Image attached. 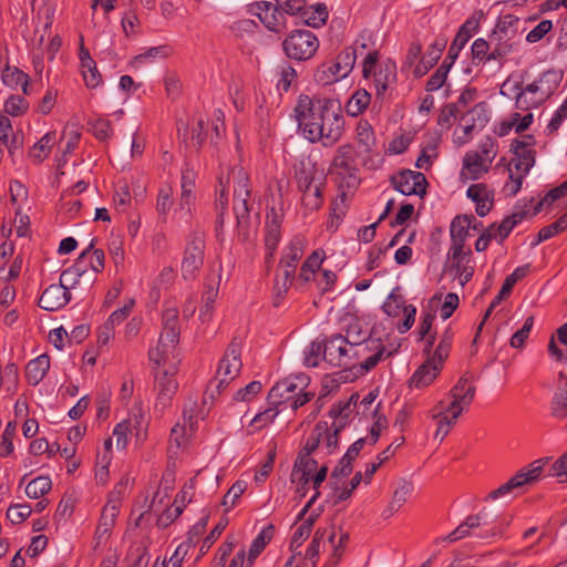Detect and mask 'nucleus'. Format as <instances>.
Here are the masks:
<instances>
[{
  "instance_id": "f257e3e1",
  "label": "nucleus",
  "mask_w": 567,
  "mask_h": 567,
  "mask_svg": "<svg viewBox=\"0 0 567 567\" xmlns=\"http://www.w3.org/2000/svg\"><path fill=\"white\" fill-rule=\"evenodd\" d=\"M329 100L301 94L295 107L298 128L308 142L329 140L338 142L342 137L343 117L328 113Z\"/></svg>"
},
{
  "instance_id": "f03ea898",
  "label": "nucleus",
  "mask_w": 567,
  "mask_h": 567,
  "mask_svg": "<svg viewBox=\"0 0 567 567\" xmlns=\"http://www.w3.org/2000/svg\"><path fill=\"white\" fill-rule=\"evenodd\" d=\"M561 74L555 70L543 72L532 83L519 89L516 94V107L523 111L536 109L545 103L557 90Z\"/></svg>"
},
{
  "instance_id": "7ed1b4c3",
  "label": "nucleus",
  "mask_w": 567,
  "mask_h": 567,
  "mask_svg": "<svg viewBox=\"0 0 567 567\" xmlns=\"http://www.w3.org/2000/svg\"><path fill=\"white\" fill-rule=\"evenodd\" d=\"M305 6L306 0H275V3L259 1L252 11L269 31L281 32L286 29L285 14L299 17Z\"/></svg>"
},
{
  "instance_id": "20e7f679",
  "label": "nucleus",
  "mask_w": 567,
  "mask_h": 567,
  "mask_svg": "<svg viewBox=\"0 0 567 567\" xmlns=\"http://www.w3.org/2000/svg\"><path fill=\"white\" fill-rule=\"evenodd\" d=\"M162 321L163 328L157 347L148 353L150 360L156 365H165L169 361V355L173 359L175 358L174 351L179 342L181 334L178 310L176 308L164 310Z\"/></svg>"
},
{
  "instance_id": "39448f33",
  "label": "nucleus",
  "mask_w": 567,
  "mask_h": 567,
  "mask_svg": "<svg viewBox=\"0 0 567 567\" xmlns=\"http://www.w3.org/2000/svg\"><path fill=\"white\" fill-rule=\"evenodd\" d=\"M379 52L370 51L363 59L362 74L365 80L372 79L377 95L381 96L390 84L396 80V65L392 61L378 63Z\"/></svg>"
},
{
  "instance_id": "423d86ee",
  "label": "nucleus",
  "mask_w": 567,
  "mask_h": 567,
  "mask_svg": "<svg viewBox=\"0 0 567 567\" xmlns=\"http://www.w3.org/2000/svg\"><path fill=\"white\" fill-rule=\"evenodd\" d=\"M243 339L235 336L228 344L223 358L219 361L216 373V392L220 394L228 384L239 375L241 362Z\"/></svg>"
},
{
  "instance_id": "0eeeda50",
  "label": "nucleus",
  "mask_w": 567,
  "mask_h": 567,
  "mask_svg": "<svg viewBox=\"0 0 567 567\" xmlns=\"http://www.w3.org/2000/svg\"><path fill=\"white\" fill-rule=\"evenodd\" d=\"M205 236L203 233L193 231L186 243L181 266L182 277L185 280H195L204 265Z\"/></svg>"
},
{
  "instance_id": "6e6552de",
  "label": "nucleus",
  "mask_w": 567,
  "mask_h": 567,
  "mask_svg": "<svg viewBox=\"0 0 567 567\" xmlns=\"http://www.w3.org/2000/svg\"><path fill=\"white\" fill-rule=\"evenodd\" d=\"M355 59L357 49H344L336 62L324 63L316 71L315 80L322 85H329L344 79L352 71Z\"/></svg>"
},
{
  "instance_id": "1a4fd4ad",
  "label": "nucleus",
  "mask_w": 567,
  "mask_h": 567,
  "mask_svg": "<svg viewBox=\"0 0 567 567\" xmlns=\"http://www.w3.org/2000/svg\"><path fill=\"white\" fill-rule=\"evenodd\" d=\"M357 349V343H350L341 334H333L324 344L323 359L333 367L352 369L357 364V355H353Z\"/></svg>"
},
{
  "instance_id": "9d476101",
  "label": "nucleus",
  "mask_w": 567,
  "mask_h": 567,
  "mask_svg": "<svg viewBox=\"0 0 567 567\" xmlns=\"http://www.w3.org/2000/svg\"><path fill=\"white\" fill-rule=\"evenodd\" d=\"M282 48L289 59L306 61L315 55L319 48V41L311 31L297 30L284 40Z\"/></svg>"
},
{
  "instance_id": "9b49d317",
  "label": "nucleus",
  "mask_w": 567,
  "mask_h": 567,
  "mask_svg": "<svg viewBox=\"0 0 567 567\" xmlns=\"http://www.w3.org/2000/svg\"><path fill=\"white\" fill-rule=\"evenodd\" d=\"M83 258L84 255L82 257H78L74 264L64 269L60 275V282L70 292L71 290H74L79 295H85L92 289L96 281V277L93 271L86 272L83 266Z\"/></svg>"
},
{
  "instance_id": "f8f14e48",
  "label": "nucleus",
  "mask_w": 567,
  "mask_h": 567,
  "mask_svg": "<svg viewBox=\"0 0 567 567\" xmlns=\"http://www.w3.org/2000/svg\"><path fill=\"white\" fill-rule=\"evenodd\" d=\"M390 183L402 195H417L421 198L425 196L429 185L423 173L412 169H401L390 177Z\"/></svg>"
},
{
  "instance_id": "ddd939ff",
  "label": "nucleus",
  "mask_w": 567,
  "mask_h": 567,
  "mask_svg": "<svg viewBox=\"0 0 567 567\" xmlns=\"http://www.w3.org/2000/svg\"><path fill=\"white\" fill-rule=\"evenodd\" d=\"M543 460L534 461L528 467L518 471L506 483L502 484L498 488L492 491L487 495V499H496L511 493L513 489L522 487L526 484L536 482L543 472Z\"/></svg>"
},
{
  "instance_id": "4468645a",
  "label": "nucleus",
  "mask_w": 567,
  "mask_h": 567,
  "mask_svg": "<svg viewBox=\"0 0 567 567\" xmlns=\"http://www.w3.org/2000/svg\"><path fill=\"white\" fill-rule=\"evenodd\" d=\"M513 20V16H505L491 34L492 50L489 58H492L493 61L503 60L514 52L516 48V42L513 41L507 29V25H511Z\"/></svg>"
},
{
  "instance_id": "2eb2a0df",
  "label": "nucleus",
  "mask_w": 567,
  "mask_h": 567,
  "mask_svg": "<svg viewBox=\"0 0 567 567\" xmlns=\"http://www.w3.org/2000/svg\"><path fill=\"white\" fill-rule=\"evenodd\" d=\"M476 386L468 382V378L463 375L451 389L450 395L452 402L445 408L446 412L452 413V420L456 421L474 400Z\"/></svg>"
},
{
  "instance_id": "dca6fc26",
  "label": "nucleus",
  "mask_w": 567,
  "mask_h": 567,
  "mask_svg": "<svg viewBox=\"0 0 567 567\" xmlns=\"http://www.w3.org/2000/svg\"><path fill=\"white\" fill-rule=\"evenodd\" d=\"M293 169L299 190H310L316 184L324 185L326 183L323 168H319L317 162L310 156L301 158Z\"/></svg>"
},
{
  "instance_id": "f3484780",
  "label": "nucleus",
  "mask_w": 567,
  "mask_h": 567,
  "mask_svg": "<svg viewBox=\"0 0 567 567\" xmlns=\"http://www.w3.org/2000/svg\"><path fill=\"white\" fill-rule=\"evenodd\" d=\"M156 367L155 389L157 390V398L155 402V410L163 412L171 404L173 395L176 393L178 388L177 381L174 378L176 368L173 367L168 370L161 369V365Z\"/></svg>"
},
{
  "instance_id": "a211bd4d",
  "label": "nucleus",
  "mask_w": 567,
  "mask_h": 567,
  "mask_svg": "<svg viewBox=\"0 0 567 567\" xmlns=\"http://www.w3.org/2000/svg\"><path fill=\"white\" fill-rule=\"evenodd\" d=\"M306 385L303 377H289L278 381L269 391L267 401L269 405L279 406L291 401L296 391H302Z\"/></svg>"
},
{
  "instance_id": "6ab92c4d",
  "label": "nucleus",
  "mask_w": 567,
  "mask_h": 567,
  "mask_svg": "<svg viewBox=\"0 0 567 567\" xmlns=\"http://www.w3.org/2000/svg\"><path fill=\"white\" fill-rule=\"evenodd\" d=\"M284 217H285V214H284L282 208L271 207L267 212L266 224H265V228H266L265 247L267 250L266 259L268 262L272 259L274 254H275V251L278 247V244L281 239L280 228H281V224L284 221Z\"/></svg>"
},
{
  "instance_id": "aec40b11",
  "label": "nucleus",
  "mask_w": 567,
  "mask_h": 567,
  "mask_svg": "<svg viewBox=\"0 0 567 567\" xmlns=\"http://www.w3.org/2000/svg\"><path fill=\"white\" fill-rule=\"evenodd\" d=\"M474 220L475 217L473 215H457L452 220L450 226L452 245L449 252L451 259H456L463 254L465 240Z\"/></svg>"
},
{
  "instance_id": "412c9836",
  "label": "nucleus",
  "mask_w": 567,
  "mask_h": 567,
  "mask_svg": "<svg viewBox=\"0 0 567 567\" xmlns=\"http://www.w3.org/2000/svg\"><path fill=\"white\" fill-rule=\"evenodd\" d=\"M358 349L353 352L357 358L363 355L368 351H373V354L368 357L360 363V369L364 372L371 371L377 364L384 358H389L394 354L395 351H388L382 344L380 339H369L363 342L357 343Z\"/></svg>"
},
{
  "instance_id": "4be33fe9",
  "label": "nucleus",
  "mask_w": 567,
  "mask_h": 567,
  "mask_svg": "<svg viewBox=\"0 0 567 567\" xmlns=\"http://www.w3.org/2000/svg\"><path fill=\"white\" fill-rule=\"evenodd\" d=\"M71 301V292L63 287L61 282L52 284L44 289L40 299L39 307L47 311H56Z\"/></svg>"
},
{
  "instance_id": "5701e85b",
  "label": "nucleus",
  "mask_w": 567,
  "mask_h": 567,
  "mask_svg": "<svg viewBox=\"0 0 567 567\" xmlns=\"http://www.w3.org/2000/svg\"><path fill=\"white\" fill-rule=\"evenodd\" d=\"M197 128L193 130L192 140H198V142H204L206 140L218 141L221 138H227L225 133V114L221 110L217 109L213 113V120L210 124V128L204 131V123L202 120L197 122Z\"/></svg>"
},
{
  "instance_id": "b1692460",
  "label": "nucleus",
  "mask_w": 567,
  "mask_h": 567,
  "mask_svg": "<svg viewBox=\"0 0 567 567\" xmlns=\"http://www.w3.org/2000/svg\"><path fill=\"white\" fill-rule=\"evenodd\" d=\"M334 177V182L338 185L339 195L338 198L342 204L346 205L348 197L352 196L355 189L360 185V177L358 175V168L348 169V168H334L332 173Z\"/></svg>"
},
{
  "instance_id": "393cba45",
  "label": "nucleus",
  "mask_w": 567,
  "mask_h": 567,
  "mask_svg": "<svg viewBox=\"0 0 567 567\" xmlns=\"http://www.w3.org/2000/svg\"><path fill=\"white\" fill-rule=\"evenodd\" d=\"M532 144H512L513 158L509 166L513 165L515 173L526 176L536 162V151L530 148Z\"/></svg>"
},
{
  "instance_id": "a878e982",
  "label": "nucleus",
  "mask_w": 567,
  "mask_h": 567,
  "mask_svg": "<svg viewBox=\"0 0 567 567\" xmlns=\"http://www.w3.org/2000/svg\"><path fill=\"white\" fill-rule=\"evenodd\" d=\"M488 122V114L483 104L475 105L461 117L458 128L467 136L474 131H481Z\"/></svg>"
},
{
  "instance_id": "bb28decb",
  "label": "nucleus",
  "mask_w": 567,
  "mask_h": 567,
  "mask_svg": "<svg viewBox=\"0 0 567 567\" xmlns=\"http://www.w3.org/2000/svg\"><path fill=\"white\" fill-rule=\"evenodd\" d=\"M367 442L365 437H361L352 443L341 457L337 466L331 472V480L349 476L353 471L352 462L358 457L360 451Z\"/></svg>"
},
{
  "instance_id": "cd10ccee",
  "label": "nucleus",
  "mask_w": 567,
  "mask_h": 567,
  "mask_svg": "<svg viewBox=\"0 0 567 567\" xmlns=\"http://www.w3.org/2000/svg\"><path fill=\"white\" fill-rule=\"evenodd\" d=\"M489 169V165L482 158L478 152L470 151L463 158L461 177L477 181Z\"/></svg>"
},
{
  "instance_id": "c85d7f7f",
  "label": "nucleus",
  "mask_w": 567,
  "mask_h": 567,
  "mask_svg": "<svg viewBox=\"0 0 567 567\" xmlns=\"http://www.w3.org/2000/svg\"><path fill=\"white\" fill-rule=\"evenodd\" d=\"M442 369V365L436 364L433 359L427 358L410 378V386L421 389L430 385Z\"/></svg>"
},
{
  "instance_id": "c756f323",
  "label": "nucleus",
  "mask_w": 567,
  "mask_h": 567,
  "mask_svg": "<svg viewBox=\"0 0 567 567\" xmlns=\"http://www.w3.org/2000/svg\"><path fill=\"white\" fill-rule=\"evenodd\" d=\"M466 195L476 204L475 210L480 217L486 216L493 208V193L487 189L485 184L471 185Z\"/></svg>"
},
{
  "instance_id": "7c9ffc66",
  "label": "nucleus",
  "mask_w": 567,
  "mask_h": 567,
  "mask_svg": "<svg viewBox=\"0 0 567 567\" xmlns=\"http://www.w3.org/2000/svg\"><path fill=\"white\" fill-rule=\"evenodd\" d=\"M475 30H476V23L471 20L465 21L461 25L453 42L451 43V45L449 48L447 55L445 58L447 64L452 65L455 62L460 52L466 45L468 40L472 38Z\"/></svg>"
},
{
  "instance_id": "2f4dec72",
  "label": "nucleus",
  "mask_w": 567,
  "mask_h": 567,
  "mask_svg": "<svg viewBox=\"0 0 567 567\" xmlns=\"http://www.w3.org/2000/svg\"><path fill=\"white\" fill-rule=\"evenodd\" d=\"M413 489L414 485L411 481H408L406 478H401L399 482V486L394 489L391 502L383 511L382 516L384 518H389L394 513H396L405 504L408 497L412 494Z\"/></svg>"
},
{
  "instance_id": "473e14b6",
  "label": "nucleus",
  "mask_w": 567,
  "mask_h": 567,
  "mask_svg": "<svg viewBox=\"0 0 567 567\" xmlns=\"http://www.w3.org/2000/svg\"><path fill=\"white\" fill-rule=\"evenodd\" d=\"M1 80L6 86L12 90H17L20 86L23 94H30L29 75L19 68L6 64L1 72Z\"/></svg>"
},
{
  "instance_id": "72a5a7b5",
  "label": "nucleus",
  "mask_w": 567,
  "mask_h": 567,
  "mask_svg": "<svg viewBox=\"0 0 567 567\" xmlns=\"http://www.w3.org/2000/svg\"><path fill=\"white\" fill-rule=\"evenodd\" d=\"M94 245L95 239H92L90 245L80 254L79 257L84 255L83 266L86 272L93 271L96 277V274L102 272L104 269L105 255L102 249L94 248Z\"/></svg>"
},
{
  "instance_id": "f704fd0d",
  "label": "nucleus",
  "mask_w": 567,
  "mask_h": 567,
  "mask_svg": "<svg viewBox=\"0 0 567 567\" xmlns=\"http://www.w3.org/2000/svg\"><path fill=\"white\" fill-rule=\"evenodd\" d=\"M195 181H196V173L194 169H192L188 164L185 165V167L182 171V178H181V203L179 206L182 209L186 208L187 212H190V206L194 203V188H195Z\"/></svg>"
},
{
  "instance_id": "c9c22d12",
  "label": "nucleus",
  "mask_w": 567,
  "mask_h": 567,
  "mask_svg": "<svg viewBox=\"0 0 567 567\" xmlns=\"http://www.w3.org/2000/svg\"><path fill=\"white\" fill-rule=\"evenodd\" d=\"M472 258V250H463V254L452 259L451 271L454 272V277H457L462 287H464L474 275V267L470 265Z\"/></svg>"
},
{
  "instance_id": "e433bc0d",
  "label": "nucleus",
  "mask_w": 567,
  "mask_h": 567,
  "mask_svg": "<svg viewBox=\"0 0 567 567\" xmlns=\"http://www.w3.org/2000/svg\"><path fill=\"white\" fill-rule=\"evenodd\" d=\"M50 369V357L48 354H41L35 359L31 360L25 367L27 381L32 384H39L47 372Z\"/></svg>"
},
{
  "instance_id": "4c0bfd02",
  "label": "nucleus",
  "mask_w": 567,
  "mask_h": 567,
  "mask_svg": "<svg viewBox=\"0 0 567 567\" xmlns=\"http://www.w3.org/2000/svg\"><path fill=\"white\" fill-rule=\"evenodd\" d=\"M275 534V526L272 524H269L266 526L258 536L252 540L249 554L247 558V565L246 567H252L256 558L262 553L266 545L272 539Z\"/></svg>"
},
{
  "instance_id": "58836bf2",
  "label": "nucleus",
  "mask_w": 567,
  "mask_h": 567,
  "mask_svg": "<svg viewBox=\"0 0 567 567\" xmlns=\"http://www.w3.org/2000/svg\"><path fill=\"white\" fill-rule=\"evenodd\" d=\"M359 155L353 144H342L338 150V155L333 161L334 168H358Z\"/></svg>"
},
{
  "instance_id": "ea45409f",
  "label": "nucleus",
  "mask_w": 567,
  "mask_h": 567,
  "mask_svg": "<svg viewBox=\"0 0 567 567\" xmlns=\"http://www.w3.org/2000/svg\"><path fill=\"white\" fill-rule=\"evenodd\" d=\"M249 197H234V213L237 219V225L239 227V236H243V240L248 238V224H249V207H248Z\"/></svg>"
},
{
  "instance_id": "a19ab883",
  "label": "nucleus",
  "mask_w": 567,
  "mask_h": 567,
  "mask_svg": "<svg viewBox=\"0 0 567 567\" xmlns=\"http://www.w3.org/2000/svg\"><path fill=\"white\" fill-rule=\"evenodd\" d=\"M306 239L302 236H295L287 247V251L281 257L279 265L297 267L305 252Z\"/></svg>"
},
{
  "instance_id": "79ce46f5",
  "label": "nucleus",
  "mask_w": 567,
  "mask_h": 567,
  "mask_svg": "<svg viewBox=\"0 0 567 567\" xmlns=\"http://www.w3.org/2000/svg\"><path fill=\"white\" fill-rule=\"evenodd\" d=\"M230 175L234 182V197H250L249 176L240 166H235L230 169L225 185L229 183Z\"/></svg>"
},
{
  "instance_id": "37998d69",
  "label": "nucleus",
  "mask_w": 567,
  "mask_h": 567,
  "mask_svg": "<svg viewBox=\"0 0 567 567\" xmlns=\"http://www.w3.org/2000/svg\"><path fill=\"white\" fill-rule=\"evenodd\" d=\"M533 122V114L527 112L520 116L519 113H514L508 122H503L497 128V134L502 137L508 134L512 128H515L516 133L525 131Z\"/></svg>"
},
{
  "instance_id": "c03bdc74",
  "label": "nucleus",
  "mask_w": 567,
  "mask_h": 567,
  "mask_svg": "<svg viewBox=\"0 0 567 567\" xmlns=\"http://www.w3.org/2000/svg\"><path fill=\"white\" fill-rule=\"evenodd\" d=\"M218 182H219V185H220V190H219V195L216 197V200H215V210H216V221H215V231H216V236L219 237L223 233V227H224V216H225V213L227 210V206H228V196H227V189H226V185L224 184V178L223 176H219L218 177Z\"/></svg>"
},
{
  "instance_id": "a18cd8bd",
  "label": "nucleus",
  "mask_w": 567,
  "mask_h": 567,
  "mask_svg": "<svg viewBox=\"0 0 567 567\" xmlns=\"http://www.w3.org/2000/svg\"><path fill=\"white\" fill-rule=\"evenodd\" d=\"M299 17L307 25L319 28L326 23L328 12L324 4H317L315 7H307L306 4Z\"/></svg>"
},
{
  "instance_id": "49530a36",
  "label": "nucleus",
  "mask_w": 567,
  "mask_h": 567,
  "mask_svg": "<svg viewBox=\"0 0 567 567\" xmlns=\"http://www.w3.org/2000/svg\"><path fill=\"white\" fill-rule=\"evenodd\" d=\"M472 524L476 527H491L494 524H505V519L501 516L496 506L484 507L476 515H471Z\"/></svg>"
},
{
  "instance_id": "de8ad7c7",
  "label": "nucleus",
  "mask_w": 567,
  "mask_h": 567,
  "mask_svg": "<svg viewBox=\"0 0 567 567\" xmlns=\"http://www.w3.org/2000/svg\"><path fill=\"white\" fill-rule=\"evenodd\" d=\"M327 430H328V422H326V421L318 422L315 425L313 430L311 431L309 437L306 441L305 446L300 450V452H305V455H311L320 445Z\"/></svg>"
},
{
  "instance_id": "09e8293b",
  "label": "nucleus",
  "mask_w": 567,
  "mask_h": 567,
  "mask_svg": "<svg viewBox=\"0 0 567 567\" xmlns=\"http://www.w3.org/2000/svg\"><path fill=\"white\" fill-rule=\"evenodd\" d=\"M52 488V482L49 476H38L28 483L25 494L28 497L37 499L48 494Z\"/></svg>"
},
{
  "instance_id": "8fccbe9b",
  "label": "nucleus",
  "mask_w": 567,
  "mask_h": 567,
  "mask_svg": "<svg viewBox=\"0 0 567 567\" xmlns=\"http://www.w3.org/2000/svg\"><path fill=\"white\" fill-rule=\"evenodd\" d=\"M371 101V95L365 90H358L349 100L347 104V112L357 116L362 113L369 105Z\"/></svg>"
},
{
  "instance_id": "3c124183",
  "label": "nucleus",
  "mask_w": 567,
  "mask_h": 567,
  "mask_svg": "<svg viewBox=\"0 0 567 567\" xmlns=\"http://www.w3.org/2000/svg\"><path fill=\"white\" fill-rule=\"evenodd\" d=\"M550 411L556 419H567V390L557 389L551 400Z\"/></svg>"
},
{
  "instance_id": "603ef678",
  "label": "nucleus",
  "mask_w": 567,
  "mask_h": 567,
  "mask_svg": "<svg viewBox=\"0 0 567 567\" xmlns=\"http://www.w3.org/2000/svg\"><path fill=\"white\" fill-rule=\"evenodd\" d=\"M324 185L316 184L313 190H300L302 193V204L310 210L319 209L323 204L322 188Z\"/></svg>"
},
{
  "instance_id": "864d4df0",
  "label": "nucleus",
  "mask_w": 567,
  "mask_h": 567,
  "mask_svg": "<svg viewBox=\"0 0 567 567\" xmlns=\"http://www.w3.org/2000/svg\"><path fill=\"white\" fill-rule=\"evenodd\" d=\"M492 43L491 40L486 41L483 38L476 39L471 47L472 58L473 60L478 61L480 63H487L493 61L489 58Z\"/></svg>"
},
{
  "instance_id": "5fc2aeb1",
  "label": "nucleus",
  "mask_w": 567,
  "mask_h": 567,
  "mask_svg": "<svg viewBox=\"0 0 567 567\" xmlns=\"http://www.w3.org/2000/svg\"><path fill=\"white\" fill-rule=\"evenodd\" d=\"M405 300L403 296L396 295L394 291H392L386 300L382 305V310L392 318H396L401 311L403 312V308L406 307Z\"/></svg>"
},
{
  "instance_id": "6e6d98bb",
  "label": "nucleus",
  "mask_w": 567,
  "mask_h": 567,
  "mask_svg": "<svg viewBox=\"0 0 567 567\" xmlns=\"http://www.w3.org/2000/svg\"><path fill=\"white\" fill-rule=\"evenodd\" d=\"M439 411L433 415V419L437 421V430L435 432V437L441 436V441L449 434L450 426L454 424L456 421L452 420V415L447 416L445 414V408L443 406V401H440L437 404Z\"/></svg>"
},
{
  "instance_id": "4d7b16f0",
  "label": "nucleus",
  "mask_w": 567,
  "mask_h": 567,
  "mask_svg": "<svg viewBox=\"0 0 567 567\" xmlns=\"http://www.w3.org/2000/svg\"><path fill=\"white\" fill-rule=\"evenodd\" d=\"M451 64H447L446 60L437 68V70L431 75L426 83V91L434 92L443 86L447 79Z\"/></svg>"
},
{
  "instance_id": "13d9d810",
  "label": "nucleus",
  "mask_w": 567,
  "mask_h": 567,
  "mask_svg": "<svg viewBox=\"0 0 567 567\" xmlns=\"http://www.w3.org/2000/svg\"><path fill=\"white\" fill-rule=\"evenodd\" d=\"M32 513L29 504H12L7 509V518L13 524H22Z\"/></svg>"
},
{
  "instance_id": "bf43d9fd",
  "label": "nucleus",
  "mask_w": 567,
  "mask_h": 567,
  "mask_svg": "<svg viewBox=\"0 0 567 567\" xmlns=\"http://www.w3.org/2000/svg\"><path fill=\"white\" fill-rule=\"evenodd\" d=\"M279 414L278 406L270 405L265 411L257 413L250 422V426L255 427V431L265 429L268 424L272 423Z\"/></svg>"
},
{
  "instance_id": "052dcab7",
  "label": "nucleus",
  "mask_w": 567,
  "mask_h": 567,
  "mask_svg": "<svg viewBox=\"0 0 567 567\" xmlns=\"http://www.w3.org/2000/svg\"><path fill=\"white\" fill-rule=\"evenodd\" d=\"M28 107L29 103L20 95H10L4 102V112L11 116L22 115Z\"/></svg>"
},
{
  "instance_id": "680f3d73",
  "label": "nucleus",
  "mask_w": 567,
  "mask_h": 567,
  "mask_svg": "<svg viewBox=\"0 0 567 567\" xmlns=\"http://www.w3.org/2000/svg\"><path fill=\"white\" fill-rule=\"evenodd\" d=\"M228 525V518L221 517L220 520L216 524V526L210 530V533L204 538L202 547L199 549L200 556L205 555L210 547L214 545V543L217 540V538L220 536V534L224 532V529Z\"/></svg>"
},
{
  "instance_id": "e2e57ef3",
  "label": "nucleus",
  "mask_w": 567,
  "mask_h": 567,
  "mask_svg": "<svg viewBox=\"0 0 567 567\" xmlns=\"http://www.w3.org/2000/svg\"><path fill=\"white\" fill-rule=\"evenodd\" d=\"M246 483L243 481L235 482L228 492L225 494L221 501V505L226 507L225 512H229L230 508L235 505L236 501L244 494L246 491Z\"/></svg>"
},
{
  "instance_id": "0e129e2a",
  "label": "nucleus",
  "mask_w": 567,
  "mask_h": 567,
  "mask_svg": "<svg viewBox=\"0 0 567 567\" xmlns=\"http://www.w3.org/2000/svg\"><path fill=\"white\" fill-rule=\"evenodd\" d=\"M16 434V424L9 422L2 433L0 443V456L7 457L13 452V437Z\"/></svg>"
},
{
  "instance_id": "69168bd1",
  "label": "nucleus",
  "mask_w": 567,
  "mask_h": 567,
  "mask_svg": "<svg viewBox=\"0 0 567 567\" xmlns=\"http://www.w3.org/2000/svg\"><path fill=\"white\" fill-rule=\"evenodd\" d=\"M474 529L475 526L474 524H472V518L470 515L462 524H460L453 532H451L445 538H443V540L454 543L466 536H473Z\"/></svg>"
},
{
  "instance_id": "338daca9",
  "label": "nucleus",
  "mask_w": 567,
  "mask_h": 567,
  "mask_svg": "<svg viewBox=\"0 0 567 567\" xmlns=\"http://www.w3.org/2000/svg\"><path fill=\"white\" fill-rule=\"evenodd\" d=\"M169 49L166 45H159L147 49L145 52L135 56V62L143 64L150 61H154L156 59H163L168 56Z\"/></svg>"
},
{
  "instance_id": "774afa93",
  "label": "nucleus",
  "mask_w": 567,
  "mask_h": 567,
  "mask_svg": "<svg viewBox=\"0 0 567 567\" xmlns=\"http://www.w3.org/2000/svg\"><path fill=\"white\" fill-rule=\"evenodd\" d=\"M567 118V97L564 100V102L560 104V106L555 111L551 118L549 120L546 132L548 134L555 133L564 120Z\"/></svg>"
}]
</instances>
